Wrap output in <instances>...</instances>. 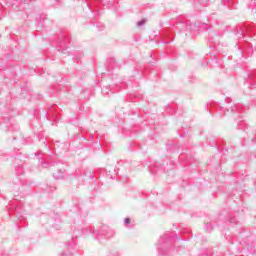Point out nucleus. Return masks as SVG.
<instances>
[{
  "mask_svg": "<svg viewBox=\"0 0 256 256\" xmlns=\"http://www.w3.org/2000/svg\"><path fill=\"white\" fill-rule=\"evenodd\" d=\"M73 237L66 242V249L61 253V256H73L71 250L77 249V237H87L92 235L96 241H105L107 239H113L115 237V230L107 225H103L97 228L91 226L84 227L83 225L73 227Z\"/></svg>",
  "mask_w": 256,
  "mask_h": 256,
  "instance_id": "nucleus-1",
  "label": "nucleus"
},
{
  "mask_svg": "<svg viewBox=\"0 0 256 256\" xmlns=\"http://www.w3.org/2000/svg\"><path fill=\"white\" fill-rule=\"evenodd\" d=\"M189 229L180 227L178 232H166L160 236L157 242V252L158 256H176L179 250H175L173 245L176 241H189V238L183 237L187 235Z\"/></svg>",
  "mask_w": 256,
  "mask_h": 256,
  "instance_id": "nucleus-2",
  "label": "nucleus"
},
{
  "mask_svg": "<svg viewBox=\"0 0 256 256\" xmlns=\"http://www.w3.org/2000/svg\"><path fill=\"white\" fill-rule=\"evenodd\" d=\"M232 99L230 97H227L225 99L226 107H223L219 102H212L209 104L210 113L211 111H216V113L220 114V117H223V115H226L227 113H232L234 119H243V115L245 113V108H243V105L241 104H231Z\"/></svg>",
  "mask_w": 256,
  "mask_h": 256,
  "instance_id": "nucleus-3",
  "label": "nucleus"
},
{
  "mask_svg": "<svg viewBox=\"0 0 256 256\" xmlns=\"http://www.w3.org/2000/svg\"><path fill=\"white\" fill-rule=\"evenodd\" d=\"M203 27L209 29L207 24H191L187 19L179 18L176 22V29L179 31H191V33H193V31H199V29H203Z\"/></svg>",
  "mask_w": 256,
  "mask_h": 256,
  "instance_id": "nucleus-4",
  "label": "nucleus"
},
{
  "mask_svg": "<svg viewBox=\"0 0 256 256\" xmlns=\"http://www.w3.org/2000/svg\"><path fill=\"white\" fill-rule=\"evenodd\" d=\"M114 3L115 1L113 0H88V2H85V5L90 13L99 15V5L103 7H113Z\"/></svg>",
  "mask_w": 256,
  "mask_h": 256,
  "instance_id": "nucleus-5",
  "label": "nucleus"
},
{
  "mask_svg": "<svg viewBox=\"0 0 256 256\" xmlns=\"http://www.w3.org/2000/svg\"><path fill=\"white\" fill-rule=\"evenodd\" d=\"M69 43H71V37L69 34H61L57 42V49L62 52L63 55H69Z\"/></svg>",
  "mask_w": 256,
  "mask_h": 256,
  "instance_id": "nucleus-6",
  "label": "nucleus"
},
{
  "mask_svg": "<svg viewBox=\"0 0 256 256\" xmlns=\"http://www.w3.org/2000/svg\"><path fill=\"white\" fill-rule=\"evenodd\" d=\"M246 33H248V35L255 34V28H253V26H249V25H241V26L236 27V29L234 30V34L236 35L237 39H239V40L245 39Z\"/></svg>",
  "mask_w": 256,
  "mask_h": 256,
  "instance_id": "nucleus-7",
  "label": "nucleus"
},
{
  "mask_svg": "<svg viewBox=\"0 0 256 256\" xmlns=\"http://www.w3.org/2000/svg\"><path fill=\"white\" fill-rule=\"evenodd\" d=\"M9 209V215H15L18 221H25V208L21 202H18L16 205H12Z\"/></svg>",
  "mask_w": 256,
  "mask_h": 256,
  "instance_id": "nucleus-8",
  "label": "nucleus"
},
{
  "mask_svg": "<svg viewBox=\"0 0 256 256\" xmlns=\"http://www.w3.org/2000/svg\"><path fill=\"white\" fill-rule=\"evenodd\" d=\"M247 87H256V70H252L248 74V78L246 80Z\"/></svg>",
  "mask_w": 256,
  "mask_h": 256,
  "instance_id": "nucleus-9",
  "label": "nucleus"
},
{
  "mask_svg": "<svg viewBox=\"0 0 256 256\" xmlns=\"http://www.w3.org/2000/svg\"><path fill=\"white\" fill-rule=\"evenodd\" d=\"M53 147H54L55 153H63V151H67L69 149L67 144L61 143L59 141L54 143Z\"/></svg>",
  "mask_w": 256,
  "mask_h": 256,
  "instance_id": "nucleus-10",
  "label": "nucleus"
},
{
  "mask_svg": "<svg viewBox=\"0 0 256 256\" xmlns=\"http://www.w3.org/2000/svg\"><path fill=\"white\" fill-rule=\"evenodd\" d=\"M149 171L152 175H156V173H159V171H165V169L163 168V164L156 162L149 166Z\"/></svg>",
  "mask_w": 256,
  "mask_h": 256,
  "instance_id": "nucleus-11",
  "label": "nucleus"
},
{
  "mask_svg": "<svg viewBox=\"0 0 256 256\" xmlns=\"http://www.w3.org/2000/svg\"><path fill=\"white\" fill-rule=\"evenodd\" d=\"M223 217H225V213H221L219 215V219L221 221H224V223H230V225H237V219H235L231 215L228 214V216L226 218H223Z\"/></svg>",
  "mask_w": 256,
  "mask_h": 256,
  "instance_id": "nucleus-12",
  "label": "nucleus"
},
{
  "mask_svg": "<svg viewBox=\"0 0 256 256\" xmlns=\"http://www.w3.org/2000/svg\"><path fill=\"white\" fill-rule=\"evenodd\" d=\"M234 57L236 61H243V57H245V52L243 51V48L238 47Z\"/></svg>",
  "mask_w": 256,
  "mask_h": 256,
  "instance_id": "nucleus-13",
  "label": "nucleus"
},
{
  "mask_svg": "<svg viewBox=\"0 0 256 256\" xmlns=\"http://www.w3.org/2000/svg\"><path fill=\"white\" fill-rule=\"evenodd\" d=\"M53 111H55V108H50L48 110V117H52L54 121H57L59 119V115L57 114V112L53 113Z\"/></svg>",
  "mask_w": 256,
  "mask_h": 256,
  "instance_id": "nucleus-14",
  "label": "nucleus"
},
{
  "mask_svg": "<svg viewBox=\"0 0 256 256\" xmlns=\"http://www.w3.org/2000/svg\"><path fill=\"white\" fill-rule=\"evenodd\" d=\"M49 233H55L56 231H61V225H51L48 228Z\"/></svg>",
  "mask_w": 256,
  "mask_h": 256,
  "instance_id": "nucleus-15",
  "label": "nucleus"
},
{
  "mask_svg": "<svg viewBox=\"0 0 256 256\" xmlns=\"http://www.w3.org/2000/svg\"><path fill=\"white\" fill-rule=\"evenodd\" d=\"M245 49H247L246 53L248 55H251V53H253V46H251V43L247 42V40H245Z\"/></svg>",
  "mask_w": 256,
  "mask_h": 256,
  "instance_id": "nucleus-16",
  "label": "nucleus"
},
{
  "mask_svg": "<svg viewBox=\"0 0 256 256\" xmlns=\"http://www.w3.org/2000/svg\"><path fill=\"white\" fill-rule=\"evenodd\" d=\"M15 172H16L17 177H19V175H23V173H25V171L23 169V165L15 166Z\"/></svg>",
  "mask_w": 256,
  "mask_h": 256,
  "instance_id": "nucleus-17",
  "label": "nucleus"
},
{
  "mask_svg": "<svg viewBox=\"0 0 256 256\" xmlns=\"http://www.w3.org/2000/svg\"><path fill=\"white\" fill-rule=\"evenodd\" d=\"M65 174V171L59 170L58 172H55L53 174L54 179H63V175Z\"/></svg>",
  "mask_w": 256,
  "mask_h": 256,
  "instance_id": "nucleus-18",
  "label": "nucleus"
},
{
  "mask_svg": "<svg viewBox=\"0 0 256 256\" xmlns=\"http://www.w3.org/2000/svg\"><path fill=\"white\" fill-rule=\"evenodd\" d=\"M85 177H88V179H95V175L93 174V171L86 170L84 173Z\"/></svg>",
  "mask_w": 256,
  "mask_h": 256,
  "instance_id": "nucleus-19",
  "label": "nucleus"
},
{
  "mask_svg": "<svg viewBox=\"0 0 256 256\" xmlns=\"http://www.w3.org/2000/svg\"><path fill=\"white\" fill-rule=\"evenodd\" d=\"M107 256H121V252L119 250H110Z\"/></svg>",
  "mask_w": 256,
  "mask_h": 256,
  "instance_id": "nucleus-20",
  "label": "nucleus"
},
{
  "mask_svg": "<svg viewBox=\"0 0 256 256\" xmlns=\"http://www.w3.org/2000/svg\"><path fill=\"white\" fill-rule=\"evenodd\" d=\"M164 37L171 39L170 41H162V43H164V45H169V43H171V41H173V36H170L168 33H164Z\"/></svg>",
  "mask_w": 256,
  "mask_h": 256,
  "instance_id": "nucleus-21",
  "label": "nucleus"
},
{
  "mask_svg": "<svg viewBox=\"0 0 256 256\" xmlns=\"http://www.w3.org/2000/svg\"><path fill=\"white\" fill-rule=\"evenodd\" d=\"M204 231H206V233H211V231H213V225H205Z\"/></svg>",
  "mask_w": 256,
  "mask_h": 256,
  "instance_id": "nucleus-22",
  "label": "nucleus"
},
{
  "mask_svg": "<svg viewBox=\"0 0 256 256\" xmlns=\"http://www.w3.org/2000/svg\"><path fill=\"white\" fill-rule=\"evenodd\" d=\"M213 35H215V37H223V33L215 32V31H212L210 33V37H213Z\"/></svg>",
  "mask_w": 256,
  "mask_h": 256,
  "instance_id": "nucleus-23",
  "label": "nucleus"
},
{
  "mask_svg": "<svg viewBox=\"0 0 256 256\" xmlns=\"http://www.w3.org/2000/svg\"><path fill=\"white\" fill-rule=\"evenodd\" d=\"M145 23H147V20L146 19H142V20L137 22V27H143V25H145Z\"/></svg>",
  "mask_w": 256,
  "mask_h": 256,
  "instance_id": "nucleus-24",
  "label": "nucleus"
},
{
  "mask_svg": "<svg viewBox=\"0 0 256 256\" xmlns=\"http://www.w3.org/2000/svg\"><path fill=\"white\" fill-rule=\"evenodd\" d=\"M233 2V0H222V4L223 5H227L229 8H231V3Z\"/></svg>",
  "mask_w": 256,
  "mask_h": 256,
  "instance_id": "nucleus-25",
  "label": "nucleus"
},
{
  "mask_svg": "<svg viewBox=\"0 0 256 256\" xmlns=\"http://www.w3.org/2000/svg\"><path fill=\"white\" fill-rule=\"evenodd\" d=\"M109 91H111V89L109 87L102 88L103 95H109Z\"/></svg>",
  "mask_w": 256,
  "mask_h": 256,
  "instance_id": "nucleus-26",
  "label": "nucleus"
},
{
  "mask_svg": "<svg viewBox=\"0 0 256 256\" xmlns=\"http://www.w3.org/2000/svg\"><path fill=\"white\" fill-rule=\"evenodd\" d=\"M238 129H243L245 130V123L243 122V120H241L238 124H237Z\"/></svg>",
  "mask_w": 256,
  "mask_h": 256,
  "instance_id": "nucleus-27",
  "label": "nucleus"
},
{
  "mask_svg": "<svg viewBox=\"0 0 256 256\" xmlns=\"http://www.w3.org/2000/svg\"><path fill=\"white\" fill-rule=\"evenodd\" d=\"M35 155H36V157H37V159H38L39 161L43 160V158H42V155H44V154H43V151H40L38 154H35Z\"/></svg>",
  "mask_w": 256,
  "mask_h": 256,
  "instance_id": "nucleus-28",
  "label": "nucleus"
},
{
  "mask_svg": "<svg viewBox=\"0 0 256 256\" xmlns=\"http://www.w3.org/2000/svg\"><path fill=\"white\" fill-rule=\"evenodd\" d=\"M40 165H41V167H43L44 169H47V167H49V163L43 162V161L40 162Z\"/></svg>",
  "mask_w": 256,
  "mask_h": 256,
  "instance_id": "nucleus-29",
  "label": "nucleus"
},
{
  "mask_svg": "<svg viewBox=\"0 0 256 256\" xmlns=\"http://www.w3.org/2000/svg\"><path fill=\"white\" fill-rule=\"evenodd\" d=\"M42 143H43L44 147L46 149H48V151H49L50 147H53V144H50V146H48L46 141H43Z\"/></svg>",
  "mask_w": 256,
  "mask_h": 256,
  "instance_id": "nucleus-30",
  "label": "nucleus"
},
{
  "mask_svg": "<svg viewBox=\"0 0 256 256\" xmlns=\"http://www.w3.org/2000/svg\"><path fill=\"white\" fill-rule=\"evenodd\" d=\"M131 223V218L124 219V225H129Z\"/></svg>",
  "mask_w": 256,
  "mask_h": 256,
  "instance_id": "nucleus-31",
  "label": "nucleus"
},
{
  "mask_svg": "<svg viewBox=\"0 0 256 256\" xmlns=\"http://www.w3.org/2000/svg\"><path fill=\"white\" fill-rule=\"evenodd\" d=\"M20 3H23L24 5H29V3H31V0H20Z\"/></svg>",
  "mask_w": 256,
  "mask_h": 256,
  "instance_id": "nucleus-32",
  "label": "nucleus"
},
{
  "mask_svg": "<svg viewBox=\"0 0 256 256\" xmlns=\"http://www.w3.org/2000/svg\"><path fill=\"white\" fill-rule=\"evenodd\" d=\"M239 243H240V245H247V246H249V244H247L245 241L244 242L240 241Z\"/></svg>",
  "mask_w": 256,
  "mask_h": 256,
  "instance_id": "nucleus-33",
  "label": "nucleus"
},
{
  "mask_svg": "<svg viewBox=\"0 0 256 256\" xmlns=\"http://www.w3.org/2000/svg\"><path fill=\"white\" fill-rule=\"evenodd\" d=\"M97 27H101L100 30H103L105 26L103 24H99V25H97Z\"/></svg>",
  "mask_w": 256,
  "mask_h": 256,
  "instance_id": "nucleus-34",
  "label": "nucleus"
},
{
  "mask_svg": "<svg viewBox=\"0 0 256 256\" xmlns=\"http://www.w3.org/2000/svg\"><path fill=\"white\" fill-rule=\"evenodd\" d=\"M0 256H9V254H7V253H2V254H0Z\"/></svg>",
  "mask_w": 256,
  "mask_h": 256,
  "instance_id": "nucleus-35",
  "label": "nucleus"
},
{
  "mask_svg": "<svg viewBox=\"0 0 256 256\" xmlns=\"http://www.w3.org/2000/svg\"><path fill=\"white\" fill-rule=\"evenodd\" d=\"M27 143L29 144V143H31V138H27Z\"/></svg>",
  "mask_w": 256,
  "mask_h": 256,
  "instance_id": "nucleus-36",
  "label": "nucleus"
},
{
  "mask_svg": "<svg viewBox=\"0 0 256 256\" xmlns=\"http://www.w3.org/2000/svg\"><path fill=\"white\" fill-rule=\"evenodd\" d=\"M252 143H256V138L251 139Z\"/></svg>",
  "mask_w": 256,
  "mask_h": 256,
  "instance_id": "nucleus-37",
  "label": "nucleus"
},
{
  "mask_svg": "<svg viewBox=\"0 0 256 256\" xmlns=\"http://www.w3.org/2000/svg\"><path fill=\"white\" fill-rule=\"evenodd\" d=\"M126 227H127L128 229H133V226L127 225Z\"/></svg>",
  "mask_w": 256,
  "mask_h": 256,
  "instance_id": "nucleus-38",
  "label": "nucleus"
},
{
  "mask_svg": "<svg viewBox=\"0 0 256 256\" xmlns=\"http://www.w3.org/2000/svg\"><path fill=\"white\" fill-rule=\"evenodd\" d=\"M199 256H209L208 254H199Z\"/></svg>",
  "mask_w": 256,
  "mask_h": 256,
  "instance_id": "nucleus-39",
  "label": "nucleus"
},
{
  "mask_svg": "<svg viewBox=\"0 0 256 256\" xmlns=\"http://www.w3.org/2000/svg\"><path fill=\"white\" fill-rule=\"evenodd\" d=\"M15 129H16V131L19 130V126H16Z\"/></svg>",
  "mask_w": 256,
  "mask_h": 256,
  "instance_id": "nucleus-40",
  "label": "nucleus"
},
{
  "mask_svg": "<svg viewBox=\"0 0 256 256\" xmlns=\"http://www.w3.org/2000/svg\"><path fill=\"white\" fill-rule=\"evenodd\" d=\"M225 31H229V28H225Z\"/></svg>",
  "mask_w": 256,
  "mask_h": 256,
  "instance_id": "nucleus-41",
  "label": "nucleus"
},
{
  "mask_svg": "<svg viewBox=\"0 0 256 256\" xmlns=\"http://www.w3.org/2000/svg\"><path fill=\"white\" fill-rule=\"evenodd\" d=\"M209 41H213V38H209Z\"/></svg>",
  "mask_w": 256,
  "mask_h": 256,
  "instance_id": "nucleus-42",
  "label": "nucleus"
},
{
  "mask_svg": "<svg viewBox=\"0 0 256 256\" xmlns=\"http://www.w3.org/2000/svg\"><path fill=\"white\" fill-rule=\"evenodd\" d=\"M92 139L95 137L93 134H91Z\"/></svg>",
  "mask_w": 256,
  "mask_h": 256,
  "instance_id": "nucleus-43",
  "label": "nucleus"
},
{
  "mask_svg": "<svg viewBox=\"0 0 256 256\" xmlns=\"http://www.w3.org/2000/svg\"><path fill=\"white\" fill-rule=\"evenodd\" d=\"M14 139H17V136H14Z\"/></svg>",
  "mask_w": 256,
  "mask_h": 256,
  "instance_id": "nucleus-44",
  "label": "nucleus"
},
{
  "mask_svg": "<svg viewBox=\"0 0 256 256\" xmlns=\"http://www.w3.org/2000/svg\"><path fill=\"white\" fill-rule=\"evenodd\" d=\"M180 137H183V135H180Z\"/></svg>",
  "mask_w": 256,
  "mask_h": 256,
  "instance_id": "nucleus-45",
  "label": "nucleus"
},
{
  "mask_svg": "<svg viewBox=\"0 0 256 256\" xmlns=\"http://www.w3.org/2000/svg\"><path fill=\"white\" fill-rule=\"evenodd\" d=\"M0 38H1V34H0Z\"/></svg>",
  "mask_w": 256,
  "mask_h": 256,
  "instance_id": "nucleus-46",
  "label": "nucleus"
}]
</instances>
